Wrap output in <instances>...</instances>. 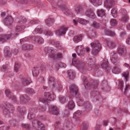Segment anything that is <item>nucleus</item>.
Segmentation results:
<instances>
[{
	"instance_id": "nucleus-1",
	"label": "nucleus",
	"mask_w": 130,
	"mask_h": 130,
	"mask_svg": "<svg viewBox=\"0 0 130 130\" xmlns=\"http://www.w3.org/2000/svg\"><path fill=\"white\" fill-rule=\"evenodd\" d=\"M51 3L53 6V7L54 6H58L63 11L64 13L65 14L68 15L71 14L72 13L71 10L67 7L61 0L59 1L57 3L54 2V1H53L51 2Z\"/></svg>"
},
{
	"instance_id": "nucleus-2",
	"label": "nucleus",
	"mask_w": 130,
	"mask_h": 130,
	"mask_svg": "<svg viewBox=\"0 0 130 130\" xmlns=\"http://www.w3.org/2000/svg\"><path fill=\"white\" fill-rule=\"evenodd\" d=\"M44 98L43 99H40V101L42 102L45 105L49 103L51 101L54 100L55 95L53 92H47L45 93Z\"/></svg>"
},
{
	"instance_id": "nucleus-3",
	"label": "nucleus",
	"mask_w": 130,
	"mask_h": 130,
	"mask_svg": "<svg viewBox=\"0 0 130 130\" xmlns=\"http://www.w3.org/2000/svg\"><path fill=\"white\" fill-rule=\"evenodd\" d=\"M90 45L92 48V54L94 55H96L102 48L101 45L98 41L91 43Z\"/></svg>"
},
{
	"instance_id": "nucleus-4",
	"label": "nucleus",
	"mask_w": 130,
	"mask_h": 130,
	"mask_svg": "<svg viewBox=\"0 0 130 130\" xmlns=\"http://www.w3.org/2000/svg\"><path fill=\"white\" fill-rule=\"evenodd\" d=\"M72 63L73 65L75 66V64L76 65V67L78 69H87L89 70H90L91 69V67L87 66V64H85L82 62H80L79 61H74L73 60Z\"/></svg>"
},
{
	"instance_id": "nucleus-5",
	"label": "nucleus",
	"mask_w": 130,
	"mask_h": 130,
	"mask_svg": "<svg viewBox=\"0 0 130 130\" xmlns=\"http://www.w3.org/2000/svg\"><path fill=\"white\" fill-rule=\"evenodd\" d=\"M70 95L71 97L74 96L78 92L77 87L75 84L71 85L69 87Z\"/></svg>"
},
{
	"instance_id": "nucleus-6",
	"label": "nucleus",
	"mask_w": 130,
	"mask_h": 130,
	"mask_svg": "<svg viewBox=\"0 0 130 130\" xmlns=\"http://www.w3.org/2000/svg\"><path fill=\"white\" fill-rule=\"evenodd\" d=\"M121 11L122 14L121 21L123 22H126L128 21L129 19L127 11L125 9H122Z\"/></svg>"
},
{
	"instance_id": "nucleus-7",
	"label": "nucleus",
	"mask_w": 130,
	"mask_h": 130,
	"mask_svg": "<svg viewBox=\"0 0 130 130\" xmlns=\"http://www.w3.org/2000/svg\"><path fill=\"white\" fill-rule=\"evenodd\" d=\"M67 29L68 28L64 26H61L59 29L56 31V34L59 36L65 34Z\"/></svg>"
},
{
	"instance_id": "nucleus-8",
	"label": "nucleus",
	"mask_w": 130,
	"mask_h": 130,
	"mask_svg": "<svg viewBox=\"0 0 130 130\" xmlns=\"http://www.w3.org/2000/svg\"><path fill=\"white\" fill-rule=\"evenodd\" d=\"M116 2L114 0H105L104 2V6L107 8L110 9L113 5L115 4Z\"/></svg>"
},
{
	"instance_id": "nucleus-9",
	"label": "nucleus",
	"mask_w": 130,
	"mask_h": 130,
	"mask_svg": "<svg viewBox=\"0 0 130 130\" xmlns=\"http://www.w3.org/2000/svg\"><path fill=\"white\" fill-rule=\"evenodd\" d=\"M85 15L93 19L95 16L93 10L91 8L87 9L85 13Z\"/></svg>"
},
{
	"instance_id": "nucleus-10",
	"label": "nucleus",
	"mask_w": 130,
	"mask_h": 130,
	"mask_svg": "<svg viewBox=\"0 0 130 130\" xmlns=\"http://www.w3.org/2000/svg\"><path fill=\"white\" fill-rule=\"evenodd\" d=\"M11 36V34H3L0 35V42L3 43L6 42L10 38Z\"/></svg>"
},
{
	"instance_id": "nucleus-11",
	"label": "nucleus",
	"mask_w": 130,
	"mask_h": 130,
	"mask_svg": "<svg viewBox=\"0 0 130 130\" xmlns=\"http://www.w3.org/2000/svg\"><path fill=\"white\" fill-rule=\"evenodd\" d=\"M49 111L52 114L57 115L59 113V111L57 108L53 106H51L49 108Z\"/></svg>"
},
{
	"instance_id": "nucleus-12",
	"label": "nucleus",
	"mask_w": 130,
	"mask_h": 130,
	"mask_svg": "<svg viewBox=\"0 0 130 130\" xmlns=\"http://www.w3.org/2000/svg\"><path fill=\"white\" fill-rule=\"evenodd\" d=\"M54 51H52L51 52V54H50L49 57L51 58L55 59L61 58H62V55L61 54L59 53L56 55H55L54 54Z\"/></svg>"
},
{
	"instance_id": "nucleus-13",
	"label": "nucleus",
	"mask_w": 130,
	"mask_h": 130,
	"mask_svg": "<svg viewBox=\"0 0 130 130\" xmlns=\"http://www.w3.org/2000/svg\"><path fill=\"white\" fill-rule=\"evenodd\" d=\"M118 53L121 55H125L126 53V51L124 46L121 45L120 46L118 50Z\"/></svg>"
},
{
	"instance_id": "nucleus-14",
	"label": "nucleus",
	"mask_w": 130,
	"mask_h": 130,
	"mask_svg": "<svg viewBox=\"0 0 130 130\" xmlns=\"http://www.w3.org/2000/svg\"><path fill=\"white\" fill-rule=\"evenodd\" d=\"M5 93L8 97L10 98L11 100L14 101H16L15 97L14 96L11 95V92L9 89H6L5 91Z\"/></svg>"
},
{
	"instance_id": "nucleus-15",
	"label": "nucleus",
	"mask_w": 130,
	"mask_h": 130,
	"mask_svg": "<svg viewBox=\"0 0 130 130\" xmlns=\"http://www.w3.org/2000/svg\"><path fill=\"white\" fill-rule=\"evenodd\" d=\"M13 21L12 17L11 16H8L4 20V22L7 25L10 24Z\"/></svg>"
},
{
	"instance_id": "nucleus-16",
	"label": "nucleus",
	"mask_w": 130,
	"mask_h": 130,
	"mask_svg": "<svg viewBox=\"0 0 130 130\" xmlns=\"http://www.w3.org/2000/svg\"><path fill=\"white\" fill-rule=\"evenodd\" d=\"M21 81L22 83L24 85L28 84L31 82L30 78L28 77L26 78H25L24 77H22L21 78Z\"/></svg>"
},
{
	"instance_id": "nucleus-17",
	"label": "nucleus",
	"mask_w": 130,
	"mask_h": 130,
	"mask_svg": "<svg viewBox=\"0 0 130 130\" xmlns=\"http://www.w3.org/2000/svg\"><path fill=\"white\" fill-rule=\"evenodd\" d=\"M101 66L102 68L105 69H106L109 66L107 60H104L102 61Z\"/></svg>"
},
{
	"instance_id": "nucleus-18",
	"label": "nucleus",
	"mask_w": 130,
	"mask_h": 130,
	"mask_svg": "<svg viewBox=\"0 0 130 130\" xmlns=\"http://www.w3.org/2000/svg\"><path fill=\"white\" fill-rule=\"evenodd\" d=\"M121 69L120 66L118 65H116L113 67V72L115 74H118L120 72Z\"/></svg>"
},
{
	"instance_id": "nucleus-19",
	"label": "nucleus",
	"mask_w": 130,
	"mask_h": 130,
	"mask_svg": "<svg viewBox=\"0 0 130 130\" xmlns=\"http://www.w3.org/2000/svg\"><path fill=\"white\" fill-rule=\"evenodd\" d=\"M68 74L69 78L71 79H73L75 78V73L71 70H69L68 71Z\"/></svg>"
},
{
	"instance_id": "nucleus-20",
	"label": "nucleus",
	"mask_w": 130,
	"mask_h": 130,
	"mask_svg": "<svg viewBox=\"0 0 130 130\" xmlns=\"http://www.w3.org/2000/svg\"><path fill=\"white\" fill-rule=\"evenodd\" d=\"M73 39L75 43H77L79 41H81L82 39L81 35H79L74 36Z\"/></svg>"
},
{
	"instance_id": "nucleus-21",
	"label": "nucleus",
	"mask_w": 130,
	"mask_h": 130,
	"mask_svg": "<svg viewBox=\"0 0 130 130\" xmlns=\"http://www.w3.org/2000/svg\"><path fill=\"white\" fill-rule=\"evenodd\" d=\"M111 61L114 64L118 62L119 61L117 59V56L115 54L112 55L111 57Z\"/></svg>"
},
{
	"instance_id": "nucleus-22",
	"label": "nucleus",
	"mask_w": 130,
	"mask_h": 130,
	"mask_svg": "<svg viewBox=\"0 0 130 130\" xmlns=\"http://www.w3.org/2000/svg\"><path fill=\"white\" fill-rule=\"evenodd\" d=\"M74 106V103L72 101H69L68 104L67 105V107L69 109H71L73 108Z\"/></svg>"
},
{
	"instance_id": "nucleus-23",
	"label": "nucleus",
	"mask_w": 130,
	"mask_h": 130,
	"mask_svg": "<svg viewBox=\"0 0 130 130\" xmlns=\"http://www.w3.org/2000/svg\"><path fill=\"white\" fill-rule=\"evenodd\" d=\"M20 99L22 102H25L26 100H29L30 98L26 95H21L20 97Z\"/></svg>"
},
{
	"instance_id": "nucleus-24",
	"label": "nucleus",
	"mask_w": 130,
	"mask_h": 130,
	"mask_svg": "<svg viewBox=\"0 0 130 130\" xmlns=\"http://www.w3.org/2000/svg\"><path fill=\"white\" fill-rule=\"evenodd\" d=\"M32 73L33 76H36L39 73L38 68L37 67H34L32 69Z\"/></svg>"
},
{
	"instance_id": "nucleus-25",
	"label": "nucleus",
	"mask_w": 130,
	"mask_h": 130,
	"mask_svg": "<svg viewBox=\"0 0 130 130\" xmlns=\"http://www.w3.org/2000/svg\"><path fill=\"white\" fill-rule=\"evenodd\" d=\"M97 13L99 16L102 17L105 15L104 11L102 9L98 10H97Z\"/></svg>"
},
{
	"instance_id": "nucleus-26",
	"label": "nucleus",
	"mask_w": 130,
	"mask_h": 130,
	"mask_svg": "<svg viewBox=\"0 0 130 130\" xmlns=\"http://www.w3.org/2000/svg\"><path fill=\"white\" fill-rule=\"evenodd\" d=\"M111 13L113 17L116 18L117 16V12L116 9L113 8L111 11Z\"/></svg>"
},
{
	"instance_id": "nucleus-27",
	"label": "nucleus",
	"mask_w": 130,
	"mask_h": 130,
	"mask_svg": "<svg viewBox=\"0 0 130 130\" xmlns=\"http://www.w3.org/2000/svg\"><path fill=\"white\" fill-rule=\"evenodd\" d=\"M77 22L83 25L86 24L89 22V21L87 20L81 18H79L77 20Z\"/></svg>"
},
{
	"instance_id": "nucleus-28",
	"label": "nucleus",
	"mask_w": 130,
	"mask_h": 130,
	"mask_svg": "<svg viewBox=\"0 0 130 130\" xmlns=\"http://www.w3.org/2000/svg\"><path fill=\"white\" fill-rule=\"evenodd\" d=\"M35 39V41L39 44L42 43L43 41V39L40 37H37Z\"/></svg>"
},
{
	"instance_id": "nucleus-29",
	"label": "nucleus",
	"mask_w": 130,
	"mask_h": 130,
	"mask_svg": "<svg viewBox=\"0 0 130 130\" xmlns=\"http://www.w3.org/2000/svg\"><path fill=\"white\" fill-rule=\"evenodd\" d=\"M54 22V20L51 18L45 20V23L47 25H51Z\"/></svg>"
},
{
	"instance_id": "nucleus-30",
	"label": "nucleus",
	"mask_w": 130,
	"mask_h": 130,
	"mask_svg": "<svg viewBox=\"0 0 130 130\" xmlns=\"http://www.w3.org/2000/svg\"><path fill=\"white\" fill-rule=\"evenodd\" d=\"M75 10L76 12L78 13L80 12H82L83 9L81 6H78L75 8Z\"/></svg>"
},
{
	"instance_id": "nucleus-31",
	"label": "nucleus",
	"mask_w": 130,
	"mask_h": 130,
	"mask_svg": "<svg viewBox=\"0 0 130 130\" xmlns=\"http://www.w3.org/2000/svg\"><path fill=\"white\" fill-rule=\"evenodd\" d=\"M38 125V130H44L45 129L44 127L42 124L40 123L39 122H38L37 123Z\"/></svg>"
},
{
	"instance_id": "nucleus-32",
	"label": "nucleus",
	"mask_w": 130,
	"mask_h": 130,
	"mask_svg": "<svg viewBox=\"0 0 130 130\" xmlns=\"http://www.w3.org/2000/svg\"><path fill=\"white\" fill-rule=\"evenodd\" d=\"M108 45L109 47L111 48H113L115 47L116 45L115 43L113 41H110L108 43Z\"/></svg>"
},
{
	"instance_id": "nucleus-33",
	"label": "nucleus",
	"mask_w": 130,
	"mask_h": 130,
	"mask_svg": "<svg viewBox=\"0 0 130 130\" xmlns=\"http://www.w3.org/2000/svg\"><path fill=\"white\" fill-rule=\"evenodd\" d=\"M110 24L112 26H115L117 25V22L115 19H112L110 21Z\"/></svg>"
},
{
	"instance_id": "nucleus-34",
	"label": "nucleus",
	"mask_w": 130,
	"mask_h": 130,
	"mask_svg": "<svg viewBox=\"0 0 130 130\" xmlns=\"http://www.w3.org/2000/svg\"><path fill=\"white\" fill-rule=\"evenodd\" d=\"M20 67V64L17 62H16L14 68V71L16 72H17Z\"/></svg>"
},
{
	"instance_id": "nucleus-35",
	"label": "nucleus",
	"mask_w": 130,
	"mask_h": 130,
	"mask_svg": "<svg viewBox=\"0 0 130 130\" xmlns=\"http://www.w3.org/2000/svg\"><path fill=\"white\" fill-rule=\"evenodd\" d=\"M26 91L27 93L30 94H34L35 93L34 90L32 88H29L26 89Z\"/></svg>"
},
{
	"instance_id": "nucleus-36",
	"label": "nucleus",
	"mask_w": 130,
	"mask_h": 130,
	"mask_svg": "<svg viewBox=\"0 0 130 130\" xmlns=\"http://www.w3.org/2000/svg\"><path fill=\"white\" fill-rule=\"evenodd\" d=\"M59 100L62 103H64L66 102L65 98L63 96H60L59 97Z\"/></svg>"
},
{
	"instance_id": "nucleus-37",
	"label": "nucleus",
	"mask_w": 130,
	"mask_h": 130,
	"mask_svg": "<svg viewBox=\"0 0 130 130\" xmlns=\"http://www.w3.org/2000/svg\"><path fill=\"white\" fill-rule=\"evenodd\" d=\"M129 72L128 71L123 73L122 74V76L125 77L126 80L127 79L129 75Z\"/></svg>"
},
{
	"instance_id": "nucleus-38",
	"label": "nucleus",
	"mask_w": 130,
	"mask_h": 130,
	"mask_svg": "<svg viewBox=\"0 0 130 130\" xmlns=\"http://www.w3.org/2000/svg\"><path fill=\"white\" fill-rule=\"evenodd\" d=\"M83 47L82 46H79L76 47V49L77 53L79 52V51H80V53H81V51L83 49Z\"/></svg>"
},
{
	"instance_id": "nucleus-39",
	"label": "nucleus",
	"mask_w": 130,
	"mask_h": 130,
	"mask_svg": "<svg viewBox=\"0 0 130 130\" xmlns=\"http://www.w3.org/2000/svg\"><path fill=\"white\" fill-rule=\"evenodd\" d=\"M89 125L88 123H84L83 124V130H87L88 128Z\"/></svg>"
},
{
	"instance_id": "nucleus-40",
	"label": "nucleus",
	"mask_w": 130,
	"mask_h": 130,
	"mask_svg": "<svg viewBox=\"0 0 130 130\" xmlns=\"http://www.w3.org/2000/svg\"><path fill=\"white\" fill-rule=\"evenodd\" d=\"M107 35L112 36H114L115 35V34L114 32L110 30H108L107 32Z\"/></svg>"
},
{
	"instance_id": "nucleus-41",
	"label": "nucleus",
	"mask_w": 130,
	"mask_h": 130,
	"mask_svg": "<svg viewBox=\"0 0 130 130\" xmlns=\"http://www.w3.org/2000/svg\"><path fill=\"white\" fill-rule=\"evenodd\" d=\"M92 25L93 27L95 28H98L99 27V23L95 22H93Z\"/></svg>"
},
{
	"instance_id": "nucleus-42",
	"label": "nucleus",
	"mask_w": 130,
	"mask_h": 130,
	"mask_svg": "<svg viewBox=\"0 0 130 130\" xmlns=\"http://www.w3.org/2000/svg\"><path fill=\"white\" fill-rule=\"evenodd\" d=\"M36 31H37L38 33H41L42 32V30L38 28H36L35 30L33 31V33L34 34H36L37 33Z\"/></svg>"
},
{
	"instance_id": "nucleus-43",
	"label": "nucleus",
	"mask_w": 130,
	"mask_h": 130,
	"mask_svg": "<svg viewBox=\"0 0 130 130\" xmlns=\"http://www.w3.org/2000/svg\"><path fill=\"white\" fill-rule=\"evenodd\" d=\"M77 103L78 105L80 106L83 104V100L79 99H77Z\"/></svg>"
},
{
	"instance_id": "nucleus-44",
	"label": "nucleus",
	"mask_w": 130,
	"mask_h": 130,
	"mask_svg": "<svg viewBox=\"0 0 130 130\" xmlns=\"http://www.w3.org/2000/svg\"><path fill=\"white\" fill-rule=\"evenodd\" d=\"M123 81H120L119 82V87L120 89L122 90L123 88Z\"/></svg>"
},
{
	"instance_id": "nucleus-45",
	"label": "nucleus",
	"mask_w": 130,
	"mask_h": 130,
	"mask_svg": "<svg viewBox=\"0 0 130 130\" xmlns=\"http://www.w3.org/2000/svg\"><path fill=\"white\" fill-rule=\"evenodd\" d=\"M29 45L25 44L23 45L22 47V49L24 50H28V47H29Z\"/></svg>"
},
{
	"instance_id": "nucleus-46",
	"label": "nucleus",
	"mask_w": 130,
	"mask_h": 130,
	"mask_svg": "<svg viewBox=\"0 0 130 130\" xmlns=\"http://www.w3.org/2000/svg\"><path fill=\"white\" fill-rule=\"evenodd\" d=\"M45 33L46 35L48 36H51L53 35V33L50 31H47L45 32Z\"/></svg>"
},
{
	"instance_id": "nucleus-47",
	"label": "nucleus",
	"mask_w": 130,
	"mask_h": 130,
	"mask_svg": "<svg viewBox=\"0 0 130 130\" xmlns=\"http://www.w3.org/2000/svg\"><path fill=\"white\" fill-rule=\"evenodd\" d=\"M9 129V126H4L0 127V130H8Z\"/></svg>"
},
{
	"instance_id": "nucleus-48",
	"label": "nucleus",
	"mask_w": 130,
	"mask_h": 130,
	"mask_svg": "<svg viewBox=\"0 0 130 130\" xmlns=\"http://www.w3.org/2000/svg\"><path fill=\"white\" fill-rule=\"evenodd\" d=\"M56 46L57 48L60 47L61 46V44L58 41L56 42L55 43Z\"/></svg>"
},
{
	"instance_id": "nucleus-49",
	"label": "nucleus",
	"mask_w": 130,
	"mask_h": 130,
	"mask_svg": "<svg viewBox=\"0 0 130 130\" xmlns=\"http://www.w3.org/2000/svg\"><path fill=\"white\" fill-rule=\"evenodd\" d=\"M22 30V27L20 26H18L15 29V31L17 32H19Z\"/></svg>"
},
{
	"instance_id": "nucleus-50",
	"label": "nucleus",
	"mask_w": 130,
	"mask_h": 130,
	"mask_svg": "<svg viewBox=\"0 0 130 130\" xmlns=\"http://www.w3.org/2000/svg\"><path fill=\"white\" fill-rule=\"evenodd\" d=\"M82 113V112L79 110H77L74 113V116H78Z\"/></svg>"
},
{
	"instance_id": "nucleus-51",
	"label": "nucleus",
	"mask_w": 130,
	"mask_h": 130,
	"mask_svg": "<svg viewBox=\"0 0 130 130\" xmlns=\"http://www.w3.org/2000/svg\"><path fill=\"white\" fill-rule=\"evenodd\" d=\"M95 3L96 5L98 6L100 5L101 4V0H96Z\"/></svg>"
},
{
	"instance_id": "nucleus-52",
	"label": "nucleus",
	"mask_w": 130,
	"mask_h": 130,
	"mask_svg": "<svg viewBox=\"0 0 130 130\" xmlns=\"http://www.w3.org/2000/svg\"><path fill=\"white\" fill-rule=\"evenodd\" d=\"M54 78L52 76H50L49 79V83L54 82Z\"/></svg>"
},
{
	"instance_id": "nucleus-53",
	"label": "nucleus",
	"mask_w": 130,
	"mask_h": 130,
	"mask_svg": "<svg viewBox=\"0 0 130 130\" xmlns=\"http://www.w3.org/2000/svg\"><path fill=\"white\" fill-rule=\"evenodd\" d=\"M123 66L125 68L127 69H129L130 68V66L129 64L127 63H125L123 65Z\"/></svg>"
},
{
	"instance_id": "nucleus-54",
	"label": "nucleus",
	"mask_w": 130,
	"mask_h": 130,
	"mask_svg": "<svg viewBox=\"0 0 130 130\" xmlns=\"http://www.w3.org/2000/svg\"><path fill=\"white\" fill-rule=\"evenodd\" d=\"M60 67L61 68H65L66 67V65L63 63H61L59 64Z\"/></svg>"
},
{
	"instance_id": "nucleus-55",
	"label": "nucleus",
	"mask_w": 130,
	"mask_h": 130,
	"mask_svg": "<svg viewBox=\"0 0 130 130\" xmlns=\"http://www.w3.org/2000/svg\"><path fill=\"white\" fill-rule=\"evenodd\" d=\"M12 52L14 55H16L18 53V51L17 49H15L12 51Z\"/></svg>"
},
{
	"instance_id": "nucleus-56",
	"label": "nucleus",
	"mask_w": 130,
	"mask_h": 130,
	"mask_svg": "<svg viewBox=\"0 0 130 130\" xmlns=\"http://www.w3.org/2000/svg\"><path fill=\"white\" fill-rule=\"evenodd\" d=\"M128 89L130 90V87L129 85H126V88L125 90V91L124 92V93L125 94H126V91Z\"/></svg>"
},
{
	"instance_id": "nucleus-57",
	"label": "nucleus",
	"mask_w": 130,
	"mask_h": 130,
	"mask_svg": "<svg viewBox=\"0 0 130 130\" xmlns=\"http://www.w3.org/2000/svg\"><path fill=\"white\" fill-rule=\"evenodd\" d=\"M125 32H123L121 33L120 36L121 37L123 38L125 36Z\"/></svg>"
},
{
	"instance_id": "nucleus-58",
	"label": "nucleus",
	"mask_w": 130,
	"mask_h": 130,
	"mask_svg": "<svg viewBox=\"0 0 130 130\" xmlns=\"http://www.w3.org/2000/svg\"><path fill=\"white\" fill-rule=\"evenodd\" d=\"M126 43L130 44V35L129 36L126 41Z\"/></svg>"
},
{
	"instance_id": "nucleus-59",
	"label": "nucleus",
	"mask_w": 130,
	"mask_h": 130,
	"mask_svg": "<svg viewBox=\"0 0 130 130\" xmlns=\"http://www.w3.org/2000/svg\"><path fill=\"white\" fill-rule=\"evenodd\" d=\"M83 80L84 83V85L85 86V87L86 88V86H85V83L86 82H87V81H86L87 80L86 77H84L83 78Z\"/></svg>"
},
{
	"instance_id": "nucleus-60",
	"label": "nucleus",
	"mask_w": 130,
	"mask_h": 130,
	"mask_svg": "<svg viewBox=\"0 0 130 130\" xmlns=\"http://www.w3.org/2000/svg\"><path fill=\"white\" fill-rule=\"evenodd\" d=\"M30 24H36L37 23V21L36 20H32L30 22Z\"/></svg>"
},
{
	"instance_id": "nucleus-61",
	"label": "nucleus",
	"mask_w": 130,
	"mask_h": 130,
	"mask_svg": "<svg viewBox=\"0 0 130 130\" xmlns=\"http://www.w3.org/2000/svg\"><path fill=\"white\" fill-rule=\"evenodd\" d=\"M100 125H96L95 128V130H100Z\"/></svg>"
},
{
	"instance_id": "nucleus-62",
	"label": "nucleus",
	"mask_w": 130,
	"mask_h": 130,
	"mask_svg": "<svg viewBox=\"0 0 130 130\" xmlns=\"http://www.w3.org/2000/svg\"><path fill=\"white\" fill-rule=\"evenodd\" d=\"M23 126L27 128H28L29 127V125L28 124H24Z\"/></svg>"
},
{
	"instance_id": "nucleus-63",
	"label": "nucleus",
	"mask_w": 130,
	"mask_h": 130,
	"mask_svg": "<svg viewBox=\"0 0 130 130\" xmlns=\"http://www.w3.org/2000/svg\"><path fill=\"white\" fill-rule=\"evenodd\" d=\"M62 88V85H59L58 87V89L59 90H61Z\"/></svg>"
},
{
	"instance_id": "nucleus-64",
	"label": "nucleus",
	"mask_w": 130,
	"mask_h": 130,
	"mask_svg": "<svg viewBox=\"0 0 130 130\" xmlns=\"http://www.w3.org/2000/svg\"><path fill=\"white\" fill-rule=\"evenodd\" d=\"M108 123V122L107 121H104L103 122V125L104 126H106Z\"/></svg>"
}]
</instances>
